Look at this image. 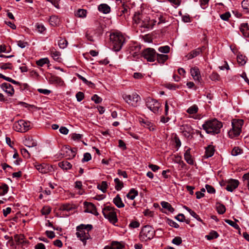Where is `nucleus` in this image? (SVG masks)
<instances>
[{
	"instance_id": "nucleus-1",
	"label": "nucleus",
	"mask_w": 249,
	"mask_h": 249,
	"mask_svg": "<svg viewBox=\"0 0 249 249\" xmlns=\"http://www.w3.org/2000/svg\"><path fill=\"white\" fill-rule=\"evenodd\" d=\"M222 126V123L216 119L208 120L202 125L203 129L208 134L213 135L219 133Z\"/></svg>"
},
{
	"instance_id": "nucleus-2",
	"label": "nucleus",
	"mask_w": 249,
	"mask_h": 249,
	"mask_svg": "<svg viewBox=\"0 0 249 249\" xmlns=\"http://www.w3.org/2000/svg\"><path fill=\"white\" fill-rule=\"evenodd\" d=\"M92 229L91 225H85L82 224L76 228L77 232L76 235L83 243L84 245L86 244L87 240L90 238L89 231Z\"/></svg>"
},
{
	"instance_id": "nucleus-3",
	"label": "nucleus",
	"mask_w": 249,
	"mask_h": 249,
	"mask_svg": "<svg viewBox=\"0 0 249 249\" xmlns=\"http://www.w3.org/2000/svg\"><path fill=\"white\" fill-rule=\"evenodd\" d=\"M110 39L112 42L113 49L116 51H119L125 42L124 37L120 33H114L110 34Z\"/></svg>"
},
{
	"instance_id": "nucleus-4",
	"label": "nucleus",
	"mask_w": 249,
	"mask_h": 249,
	"mask_svg": "<svg viewBox=\"0 0 249 249\" xmlns=\"http://www.w3.org/2000/svg\"><path fill=\"white\" fill-rule=\"evenodd\" d=\"M155 234V231L154 228L149 225H146L141 230L139 238L141 241H147L152 239Z\"/></svg>"
},
{
	"instance_id": "nucleus-5",
	"label": "nucleus",
	"mask_w": 249,
	"mask_h": 249,
	"mask_svg": "<svg viewBox=\"0 0 249 249\" xmlns=\"http://www.w3.org/2000/svg\"><path fill=\"white\" fill-rule=\"evenodd\" d=\"M243 124V120L233 119L231 122L232 128L228 132L229 137L233 138L239 136L241 132Z\"/></svg>"
},
{
	"instance_id": "nucleus-6",
	"label": "nucleus",
	"mask_w": 249,
	"mask_h": 249,
	"mask_svg": "<svg viewBox=\"0 0 249 249\" xmlns=\"http://www.w3.org/2000/svg\"><path fill=\"white\" fill-rule=\"evenodd\" d=\"M116 210L114 207L107 206L103 208L102 210L104 217L113 224L116 223L118 220L115 212Z\"/></svg>"
},
{
	"instance_id": "nucleus-7",
	"label": "nucleus",
	"mask_w": 249,
	"mask_h": 249,
	"mask_svg": "<svg viewBox=\"0 0 249 249\" xmlns=\"http://www.w3.org/2000/svg\"><path fill=\"white\" fill-rule=\"evenodd\" d=\"M30 122L20 120L13 124V129L16 131L24 133L31 129Z\"/></svg>"
},
{
	"instance_id": "nucleus-8",
	"label": "nucleus",
	"mask_w": 249,
	"mask_h": 249,
	"mask_svg": "<svg viewBox=\"0 0 249 249\" xmlns=\"http://www.w3.org/2000/svg\"><path fill=\"white\" fill-rule=\"evenodd\" d=\"M123 97L125 102L134 107L138 106V103L141 100L140 96L136 93L132 95L124 94Z\"/></svg>"
},
{
	"instance_id": "nucleus-9",
	"label": "nucleus",
	"mask_w": 249,
	"mask_h": 249,
	"mask_svg": "<svg viewBox=\"0 0 249 249\" xmlns=\"http://www.w3.org/2000/svg\"><path fill=\"white\" fill-rule=\"evenodd\" d=\"M146 107L153 113H158L161 105L156 100L148 97L146 99Z\"/></svg>"
},
{
	"instance_id": "nucleus-10",
	"label": "nucleus",
	"mask_w": 249,
	"mask_h": 249,
	"mask_svg": "<svg viewBox=\"0 0 249 249\" xmlns=\"http://www.w3.org/2000/svg\"><path fill=\"white\" fill-rule=\"evenodd\" d=\"M156 51L154 49L148 48L142 52V55L147 61L153 62L156 60Z\"/></svg>"
},
{
	"instance_id": "nucleus-11",
	"label": "nucleus",
	"mask_w": 249,
	"mask_h": 249,
	"mask_svg": "<svg viewBox=\"0 0 249 249\" xmlns=\"http://www.w3.org/2000/svg\"><path fill=\"white\" fill-rule=\"evenodd\" d=\"M61 154L67 159L73 158L76 154L77 149L76 148H71L68 146L63 147L61 149Z\"/></svg>"
},
{
	"instance_id": "nucleus-12",
	"label": "nucleus",
	"mask_w": 249,
	"mask_h": 249,
	"mask_svg": "<svg viewBox=\"0 0 249 249\" xmlns=\"http://www.w3.org/2000/svg\"><path fill=\"white\" fill-rule=\"evenodd\" d=\"M35 167L36 169L41 173L46 174L52 172L53 167L52 166L46 164L42 163L39 164L37 162L34 163Z\"/></svg>"
},
{
	"instance_id": "nucleus-13",
	"label": "nucleus",
	"mask_w": 249,
	"mask_h": 249,
	"mask_svg": "<svg viewBox=\"0 0 249 249\" xmlns=\"http://www.w3.org/2000/svg\"><path fill=\"white\" fill-rule=\"evenodd\" d=\"M84 205L85 208V212L91 213L95 215L99 214L95 205L90 202H84Z\"/></svg>"
},
{
	"instance_id": "nucleus-14",
	"label": "nucleus",
	"mask_w": 249,
	"mask_h": 249,
	"mask_svg": "<svg viewBox=\"0 0 249 249\" xmlns=\"http://www.w3.org/2000/svg\"><path fill=\"white\" fill-rule=\"evenodd\" d=\"M205 49V46H202V47H199L192 51L190 53H189L186 57H187L188 59H192L195 58V57L199 55L203 50Z\"/></svg>"
},
{
	"instance_id": "nucleus-15",
	"label": "nucleus",
	"mask_w": 249,
	"mask_h": 249,
	"mask_svg": "<svg viewBox=\"0 0 249 249\" xmlns=\"http://www.w3.org/2000/svg\"><path fill=\"white\" fill-rule=\"evenodd\" d=\"M1 88L5 92H6L11 96H12L14 94L15 91L13 87L9 83H2L1 85Z\"/></svg>"
},
{
	"instance_id": "nucleus-16",
	"label": "nucleus",
	"mask_w": 249,
	"mask_h": 249,
	"mask_svg": "<svg viewBox=\"0 0 249 249\" xmlns=\"http://www.w3.org/2000/svg\"><path fill=\"white\" fill-rule=\"evenodd\" d=\"M239 185V181L236 179H231L229 181L226 189L229 192H232L234 189H235Z\"/></svg>"
},
{
	"instance_id": "nucleus-17",
	"label": "nucleus",
	"mask_w": 249,
	"mask_h": 249,
	"mask_svg": "<svg viewBox=\"0 0 249 249\" xmlns=\"http://www.w3.org/2000/svg\"><path fill=\"white\" fill-rule=\"evenodd\" d=\"M49 80L52 84H55L60 87L65 86L64 81L58 76H52Z\"/></svg>"
},
{
	"instance_id": "nucleus-18",
	"label": "nucleus",
	"mask_w": 249,
	"mask_h": 249,
	"mask_svg": "<svg viewBox=\"0 0 249 249\" xmlns=\"http://www.w3.org/2000/svg\"><path fill=\"white\" fill-rule=\"evenodd\" d=\"M190 148H188L186 150L184 157L186 161L190 165L194 164V160L190 154Z\"/></svg>"
},
{
	"instance_id": "nucleus-19",
	"label": "nucleus",
	"mask_w": 249,
	"mask_h": 249,
	"mask_svg": "<svg viewBox=\"0 0 249 249\" xmlns=\"http://www.w3.org/2000/svg\"><path fill=\"white\" fill-rule=\"evenodd\" d=\"M240 31L243 36L246 37H249V28L248 24L247 23H242L241 25Z\"/></svg>"
},
{
	"instance_id": "nucleus-20",
	"label": "nucleus",
	"mask_w": 249,
	"mask_h": 249,
	"mask_svg": "<svg viewBox=\"0 0 249 249\" xmlns=\"http://www.w3.org/2000/svg\"><path fill=\"white\" fill-rule=\"evenodd\" d=\"M24 144L28 147H33L37 145L36 142L29 137L25 138L24 141Z\"/></svg>"
},
{
	"instance_id": "nucleus-21",
	"label": "nucleus",
	"mask_w": 249,
	"mask_h": 249,
	"mask_svg": "<svg viewBox=\"0 0 249 249\" xmlns=\"http://www.w3.org/2000/svg\"><path fill=\"white\" fill-rule=\"evenodd\" d=\"M98 10L104 14H108L110 12V7L105 3L101 4L98 6Z\"/></svg>"
},
{
	"instance_id": "nucleus-22",
	"label": "nucleus",
	"mask_w": 249,
	"mask_h": 249,
	"mask_svg": "<svg viewBox=\"0 0 249 249\" xmlns=\"http://www.w3.org/2000/svg\"><path fill=\"white\" fill-rule=\"evenodd\" d=\"M182 129L184 135L186 137H189L193 133V129L188 124L183 125Z\"/></svg>"
},
{
	"instance_id": "nucleus-23",
	"label": "nucleus",
	"mask_w": 249,
	"mask_h": 249,
	"mask_svg": "<svg viewBox=\"0 0 249 249\" xmlns=\"http://www.w3.org/2000/svg\"><path fill=\"white\" fill-rule=\"evenodd\" d=\"M114 204L119 208H123L124 206V204L121 198L119 195H117L113 200Z\"/></svg>"
},
{
	"instance_id": "nucleus-24",
	"label": "nucleus",
	"mask_w": 249,
	"mask_h": 249,
	"mask_svg": "<svg viewBox=\"0 0 249 249\" xmlns=\"http://www.w3.org/2000/svg\"><path fill=\"white\" fill-rule=\"evenodd\" d=\"M169 58V56L167 54H162L156 53V60L158 62H164Z\"/></svg>"
},
{
	"instance_id": "nucleus-25",
	"label": "nucleus",
	"mask_w": 249,
	"mask_h": 249,
	"mask_svg": "<svg viewBox=\"0 0 249 249\" xmlns=\"http://www.w3.org/2000/svg\"><path fill=\"white\" fill-rule=\"evenodd\" d=\"M59 166L64 170H68L71 168V164L68 161L64 160L58 163Z\"/></svg>"
},
{
	"instance_id": "nucleus-26",
	"label": "nucleus",
	"mask_w": 249,
	"mask_h": 249,
	"mask_svg": "<svg viewBox=\"0 0 249 249\" xmlns=\"http://www.w3.org/2000/svg\"><path fill=\"white\" fill-rule=\"evenodd\" d=\"M138 195V192L134 189H131L126 195V197L131 200H133Z\"/></svg>"
},
{
	"instance_id": "nucleus-27",
	"label": "nucleus",
	"mask_w": 249,
	"mask_h": 249,
	"mask_svg": "<svg viewBox=\"0 0 249 249\" xmlns=\"http://www.w3.org/2000/svg\"><path fill=\"white\" fill-rule=\"evenodd\" d=\"M214 152V149L213 147L209 145L207 147L205 151V157L206 158L211 157L213 156Z\"/></svg>"
},
{
	"instance_id": "nucleus-28",
	"label": "nucleus",
	"mask_w": 249,
	"mask_h": 249,
	"mask_svg": "<svg viewBox=\"0 0 249 249\" xmlns=\"http://www.w3.org/2000/svg\"><path fill=\"white\" fill-rule=\"evenodd\" d=\"M191 73L194 79H199L200 73L198 68L195 67L191 69Z\"/></svg>"
},
{
	"instance_id": "nucleus-29",
	"label": "nucleus",
	"mask_w": 249,
	"mask_h": 249,
	"mask_svg": "<svg viewBox=\"0 0 249 249\" xmlns=\"http://www.w3.org/2000/svg\"><path fill=\"white\" fill-rule=\"evenodd\" d=\"M115 188L117 191L121 190L124 187V183L119 178L114 179Z\"/></svg>"
},
{
	"instance_id": "nucleus-30",
	"label": "nucleus",
	"mask_w": 249,
	"mask_h": 249,
	"mask_svg": "<svg viewBox=\"0 0 249 249\" xmlns=\"http://www.w3.org/2000/svg\"><path fill=\"white\" fill-rule=\"evenodd\" d=\"M8 190V186L5 183H2L0 185V196H3L7 194Z\"/></svg>"
},
{
	"instance_id": "nucleus-31",
	"label": "nucleus",
	"mask_w": 249,
	"mask_h": 249,
	"mask_svg": "<svg viewBox=\"0 0 249 249\" xmlns=\"http://www.w3.org/2000/svg\"><path fill=\"white\" fill-rule=\"evenodd\" d=\"M160 204L162 208L167 209L170 212L173 213L174 211V209L169 203L165 201H162Z\"/></svg>"
},
{
	"instance_id": "nucleus-32",
	"label": "nucleus",
	"mask_w": 249,
	"mask_h": 249,
	"mask_svg": "<svg viewBox=\"0 0 249 249\" xmlns=\"http://www.w3.org/2000/svg\"><path fill=\"white\" fill-rule=\"evenodd\" d=\"M198 108L196 105L190 107L187 110V112L190 114H194L198 112Z\"/></svg>"
},
{
	"instance_id": "nucleus-33",
	"label": "nucleus",
	"mask_w": 249,
	"mask_h": 249,
	"mask_svg": "<svg viewBox=\"0 0 249 249\" xmlns=\"http://www.w3.org/2000/svg\"><path fill=\"white\" fill-rule=\"evenodd\" d=\"M49 22L52 26H56L58 24L59 20L58 17L56 16H52L50 18Z\"/></svg>"
},
{
	"instance_id": "nucleus-34",
	"label": "nucleus",
	"mask_w": 249,
	"mask_h": 249,
	"mask_svg": "<svg viewBox=\"0 0 249 249\" xmlns=\"http://www.w3.org/2000/svg\"><path fill=\"white\" fill-rule=\"evenodd\" d=\"M219 236V234L218 233L215 231H212L210 232V233L206 235V238L209 240H211L213 239L217 238Z\"/></svg>"
},
{
	"instance_id": "nucleus-35",
	"label": "nucleus",
	"mask_w": 249,
	"mask_h": 249,
	"mask_svg": "<svg viewBox=\"0 0 249 249\" xmlns=\"http://www.w3.org/2000/svg\"><path fill=\"white\" fill-rule=\"evenodd\" d=\"M142 15L140 13H136L133 17V21L136 24L140 23L142 18Z\"/></svg>"
},
{
	"instance_id": "nucleus-36",
	"label": "nucleus",
	"mask_w": 249,
	"mask_h": 249,
	"mask_svg": "<svg viewBox=\"0 0 249 249\" xmlns=\"http://www.w3.org/2000/svg\"><path fill=\"white\" fill-rule=\"evenodd\" d=\"M51 55L54 60L58 61L60 55V53L56 51L54 49H53L51 50Z\"/></svg>"
},
{
	"instance_id": "nucleus-37",
	"label": "nucleus",
	"mask_w": 249,
	"mask_h": 249,
	"mask_svg": "<svg viewBox=\"0 0 249 249\" xmlns=\"http://www.w3.org/2000/svg\"><path fill=\"white\" fill-rule=\"evenodd\" d=\"M216 209L218 213L221 214H223L226 211L225 206L220 203H217Z\"/></svg>"
},
{
	"instance_id": "nucleus-38",
	"label": "nucleus",
	"mask_w": 249,
	"mask_h": 249,
	"mask_svg": "<svg viewBox=\"0 0 249 249\" xmlns=\"http://www.w3.org/2000/svg\"><path fill=\"white\" fill-rule=\"evenodd\" d=\"M107 187V182L105 181H103L101 182L100 185H98V188L102 191L103 193H106Z\"/></svg>"
},
{
	"instance_id": "nucleus-39",
	"label": "nucleus",
	"mask_w": 249,
	"mask_h": 249,
	"mask_svg": "<svg viewBox=\"0 0 249 249\" xmlns=\"http://www.w3.org/2000/svg\"><path fill=\"white\" fill-rule=\"evenodd\" d=\"M247 57L242 54L238 53L237 55V62H247Z\"/></svg>"
},
{
	"instance_id": "nucleus-40",
	"label": "nucleus",
	"mask_w": 249,
	"mask_h": 249,
	"mask_svg": "<svg viewBox=\"0 0 249 249\" xmlns=\"http://www.w3.org/2000/svg\"><path fill=\"white\" fill-rule=\"evenodd\" d=\"M170 48L169 46L166 45L164 46L160 47L158 48V51L164 53H168L170 52Z\"/></svg>"
},
{
	"instance_id": "nucleus-41",
	"label": "nucleus",
	"mask_w": 249,
	"mask_h": 249,
	"mask_svg": "<svg viewBox=\"0 0 249 249\" xmlns=\"http://www.w3.org/2000/svg\"><path fill=\"white\" fill-rule=\"evenodd\" d=\"M110 247L113 249H122L124 248L123 246L117 241L112 242Z\"/></svg>"
},
{
	"instance_id": "nucleus-42",
	"label": "nucleus",
	"mask_w": 249,
	"mask_h": 249,
	"mask_svg": "<svg viewBox=\"0 0 249 249\" xmlns=\"http://www.w3.org/2000/svg\"><path fill=\"white\" fill-rule=\"evenodd\" d=\"M15 239L17 243L21 244L24 242V236L22 234H17L15 236Z\"/></svg>"
},
{
	"instance_id": "nucleus-43",
	"label": "nucleus",
	"mask_w": 249,
	"mask_h": 249,
	"mask_svg": "<svg viewBox=\"0 0 249 249\" xmlns=\"http://www.w3.org/2000/svg\"><path fill=\"white\" fill-rule=\"evenodd\" d=\"M58 44L60 48L64 49L67 47L68 42L65 39H61L58 41Z\"/></svg>"
},
{
	"instance_id": "nucleus-44",
	"label": "nucleus",
	"mask_w": 249,
	"mask_h": 249,
	"mask_svg": "<svg viewBox=\"0 0 249 249\" xmlns=\"http://www.w3.org/2000/svg\"><path fill=\"white\" fill-rule=\"evenodd\" d=\"M87 14V11L84 9H79L76 14V15L80 18H84L86 16Z\"/></svg>"
},
{
	"instance_id": "nucleus-45",
	"label": "nucleus",
	"mask_w": 249,
	"mask_h": 249,
	"mask_svg": "<svg viewBox=\"0 0 249 249\" xmlns=\"http://www.w3.org/2000/svg\"><path fill=\"white\" fill-rule=\"evenodd\" d=\"M225 221L226 223L233 227L235 229L238 230L239 229V226L235 222L232 221V220L229 219H225Z\"/></svg>"
},
{
	"instance_id": "nucleus-46",
	"label": "nucleus",
	"mask_w": 249,
	"mask_h": 249,
	"mask_svg": "<svg viewBox=\"0 0 249 249\" xmlns=\"http://www.w3.org/2000/svg\"><path fill=\"white\" fill-rule=\"evenodd\" d=\"M91 100L94 101L95 104L100 103L102 101V99L97 94L93 95L91 97Z\"/></svg>"
},
{
	"instance_id": "nucleus-47",
	"label": "nucleus",
	"mask_w": 249,
	"mask_h": 249,
	"mask_svg": "<svg viewBox=\"0 0 249 249\" xmlns=\"http://www.w3.org/2000/svg\"><path fill=\"white\" fill-rule=\"evenodd\" d=\"M241 150L238 147H235L231 152V154L233 156H236L241 153Z\"/></svg>"
},
{
	"instance_id": "nucleus-48",
	"label": "nucleus",
	"mask_w": 249,
	"mask_h": 249,
	"mask_svg": "<svg viewBox=\"0 0 249 249\" xmlns=\"http://www.w3.org/2000/svg\"><path fill=\"white\" fill-rule=\"evenodd\" d=\"M51 211V208L49 206H44L41 210L42 214L47 215L49 214Z\"/></svg>"
},
{
	"instance_id": "nucleus-49",
	"label": "nucleus",
	"mask_w": 249,
	"mask_h": 249,
	"mask_svg": "<svg viewBox=\"0 0 249 249\" xmlns=\"http://www.w3.org/2000/svg\"><path fill=\"white\" fill-rule=\"evenodd\" d=\"M21 153L25 158L28 159L30 157V153L25 148H23L21 149Z\"/></svg>"
},
{
	"instance_id": "nucleus-50",
	"label": "nucleus",
	"mask_w": 249,
	"mask_h": 249,
	"mask_svg": "<svg viewBox=\"0 0 249 249\" xmlns=\"http://www.w3.org/2000/svg\"><path fill=\"white\" fill-rule=\"evenodd\" d=\"M60 209L62 211H70L72 209V207L70 204H65L61 206Z\"/></svg>"
},
{
	"instance_id": "nucleus-51",
	"label": "nucleus",
	"mask_w": 249,
	"mask_h": 249,
	"mask_svg": "<svg viewBox=\"0 0 249 249\" xmlns=\"http://www.w3.org/2000/svg\"><path fill=\"white\" fill-rule=\"evenodd\" d=\"M143 123L145 124L144 126L148 128L149 129V130L154 131L155 130V126L153 125V124L151 123H150L149 122H143Z\"/></svg>"
},
{
	"instance_id": "nucleus-52",
	"label": "nucleus",
	"mask_w": 249,
	"mask_h": 249,
	"mask_svg": "<svg viewBox=\"0 0 249 249\" xmlns=\"http://www.w3.org/2000/svg\"><path fill=\"white\" fill-rule=\"evenodd\" d=\"M205 192V189H204V188H202L201 189L200 192H199V191L196 192V198L200 199L201 197H203L204 196V194L203 193Z\"/></svg>"
},
{
	"instance_id": "nucleus-53",
	"label": "nucleus",
	"mask_w": 249,
	"mask_h": 249,
	"mask_svg": "<svg viewBox=\"0 0 249 249\" xmlns=\"http://www.w3.org/2000/svg\"><path fill=\"white\" fill-rule=\"evenodd\" d=\"M241 4L244 9L249 11V0H244Z\"/></svg>"
},
{
	"instance_id": "nucleus-54",
	"label": "nucleus",
	"mask_w": 249,
	"mask_h": 249,
	"mask_svg": "<svg viewBox=\"0 0 249 249\" xmlns=\"http://www.w3.org/2000/svg\"><path fill=\"white\" fill-rule=\"evenodd\" d=\"M172 243L177 245H180L182 243L181 238L178 236L175 237L172 240Z\"/></svg>"
},
{
	"instance_id": "nucleus-55",
	"label": "nucleus",
	"mask_w": 249,
	"mask_h": 249,
	"mask_svg": "<svg viewBox=\"0 0 249 249\" xmlns=\"http://www.w3.org/2000/svg\"><path fill=\"white\" fill-rule=\"evenodd\" d=\"M205 188L209 193L214 194L215 192V189L212 186L208 184H206Z\"/></svg>"
},
{
	"instance_id": "nucleus-56",
	"label": "nucleus",
	"mask_w": 249,
	"mask_h": 249,
	"mask_svg": "<svg viewBox=\"0 0 249 249\" xmlns=\"http://www.w3.org/2000/svg\"><path fill=\"white\" fill-rule=\"evenodd\" d=\"M230 17H231V14L229 12H226L225 13L221 14L220 15L221 18L222 19H223V20H225V21L228 20Z\"/></svg>"
},
{
	"instance_id": "nucleus-57",
	"label": "nucleus",
	"mask_w": 249,
	"mask_h": 249,
	"mask_svg": "<svg viewBox=\"0 0 249 249\" xmlns=\"http://www.w3.org/2000/svg\"><path fill=\"white\" fill-rule=\"evenodd\" d=\"M77 100L78 102L81 101L84 98V94L81 91L78 92L76 94Z\"/></svg>"
},
{
	"instance_id": "nucleus-58",
	"label": "nucleus",
	"mask_w": 249,
	"mask_h": 249,
	"mask_svg": "<svg viewBox=\"0 0 249 249\" xmlns=\"http://www.w3.org/2000/svg\"><path fill=\"white\" fill-rule=\"evenodd\" d=\"M17 44L21 48H24L28 45V43L27 42L22 40L18 41Z\"/></svg>"
},
{
	"instance_id": "nucleus-59",
	"label": "nucleus",
	"mask_w": 249,
	"mask_h": 249,
	"mask_svg": "<svg viewBox=\"0 0 249 249\" xmlns=\"http://www.w3.org/2000/svg\"><path fill=\"white\" fill-rule=\"evenodd\" d=\"M0 68L2 70L11 69L12 68L11 63H2L0 65Z\"/></svg>"
},
{
	"instance_id": "nucleus-60",
	"label": "nucleus",
	"mask_w": 249,
	"mask_h": 249,
	"mask_svg": "<svg viewBox=\"0 0 249 249\" xmlns=\"http://www.w3.org/2000/svg\"><path fill=\"white\" fill-rule=\"evenodd\" d=\"M46 1L50 2L56 8H59V2L60 0H46Z\"/></svg>"
},
{
	"instance_id": "nucleus-61",
	"label": "nucleus",
	"mask_w": 249,
	"mask_h": 249,
	"mask_svg": "<svg viewBox=\"0 0 249 249\" xmlns=\"http://www.w3.org/2000/svg\"><path fill=\"white\" fill-rule=\"evenodd\" d=\"M91 159V155L89 153H86L84 155V158L82 159L83 162L88 161Z\"/></svg>"
},
{
	"instance_id": "nucleus-62",
	"label": "nucleus",
	"mask_w": 249,
	"mask_h": 249,
	"mask_svg": "<svg viewBox=\"0 0 249 249\" xmlns=\"http://www.w3.org/2000/svg\"><path fill=\"white\" fill-rule=\"evenodd\" d=\"M140 223L136 221H134L131 222L129 226L132 228H138L140 226Z\"/></svg>"
},
{
	"instance_id": "nucleus-63",
	"label": "nucleus",
	"mask_w": 249,
	"mask_h": 249,
	"mask_svg": "<svg viewBox=\"0 0 249 249\" xmlns=\"http://www.w3.org/2000/svg\"><path fill=\"white\" fill-rule=\"evenodd\" d=\"M176 219L180 222H183L185 221V216L183 214L180 213L176 217Z\"/></svg>"
},
{
	"instance_id": "nucleus-64",
	"label": "nucleus",
	"mask_w": 249,
	"mask_h": 249,
	"mask_svg": "<svg viewBox=\"0 0 249 249\" xmlns=\"http://www.w3.org/2000/svg\"><path fill=\"white\" fill-rule=\"evenodd\" d=\"M46 234L50 239H53L55 237V233L53 231H46Z\"/></svg>"
}]
</instances>
